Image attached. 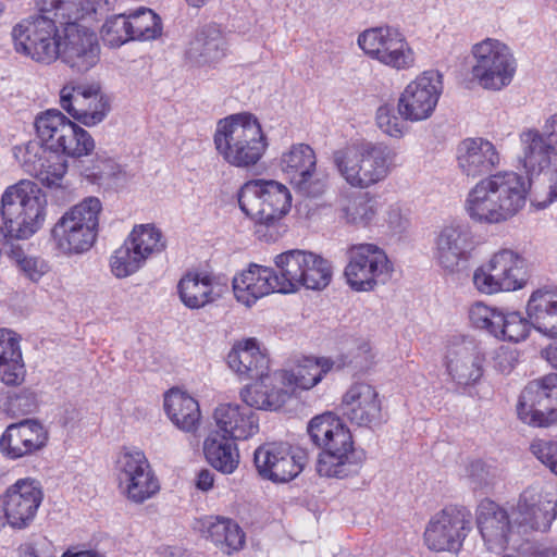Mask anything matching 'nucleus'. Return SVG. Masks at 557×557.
Segmentation results:
<instances>
[{
	"mask_svg": "<svg viewBox=\"0 0 557 557\" xmlns=\"http://www.w3.org/2000/svg\"><path fill=\"white\" fill-rule=\"evenodd\" d=\"M274 264L282 272L287 294L301 287L322 290L332 280L331 262L310 251L295 249L282 252L274 258Z\"/></svg>",
	"mask_w": 557,
	"mask_h": 557,
	"instance_id": "9d476101",
	"label": "nucleus"
},
{
	"mask_svg": "<svg viewBox=\"0 0 557 557\" xmlns=\"http://www.w3.org/2000/svg\"><path fill=\"white\" fill-rule=\"evenodd\" d=\"M115 0H37L39 16L55 22L61 33L99 21L113 10Z\"/></svg>",
	"mask_w": 557,
	"mask_h": 557,
	"instance_id": "a211bd4d",
	"label": "nucleus"
},
{
	"mask_svg": "<svg viewBox=\"0 0 557 557\" xmlns=\"http://www.w3.org/2000/svg\"><path fill=\"white\" fill-rule=\"evenodd\" d=\"M458 169L467 177L476 178L490 174L500 164L496 146L483 137H469L457 146Z\"/></svg>",
	"mask_w": 557,
	"mask_h": 557,
	"instance_id": "c85d7f7f",
	"label": "nucleus"
},
{
	"mask_svg": "<svg viewBox=\"0 0 557 557\" xmlns=\"http://www.w3.org/2000/svg\"><path fill=\"white\" fill-rule=\"evenodd\" d=\"M490 184L498 206L507 220L516 215L525 205L527 184L516 172L504 171L484 178Z\"/></svg>",
	"mask_w": 557,
	"mask_h": 557,
	"instance_id": "2f4dec72",
	"label": "nucleus"
},
{
	"mask_svg": "<svg viewBox=\"0 0 557 557\" xmlns=\"http://www.w3.org/2000/svg\"><path fill=\"white\" fill-rule=\"evenodd\" d=\"M465 209L468 215L476 222L494 224L507 221L490 190V184H486L484 178L469 190Z\"/></svg>",
	"mask_w": 557,
	"mask_h": 557,
	"instance_id": "4c0bfd02",
	"label": "nucleus"
},
{
	"mask_svg": "<svg viewBox=\"0 0 557 557\" xmlns=\"http://www.w3.org/2000/svg\"><path fill=\"white\" fill-rule=\"evenodd\" d=\"M49 440L46 428L37 420L26 419L10 424L0 437V450L9 459H20L44 449Z\"/></svg>",
	"mask_w": 557,
	"mask_h": 557,
	"instance_id": "bb28decb",
	"label": "nucleus"
},
{
	"mask_svg": "<svg viewBox=\"0 0 557 557\" xmlns=\"http://www.w3.org/2000/svg\"><path fill=\"white\" fill-rule=\"evenodd\" d=\"M145 263V260H143L126 240H124L110 257L109 264L112 274L116 278H125L139 271Z\"/></svg>",
	"mask_w": 557,
	"mask_h": 557,
	"instance_id": "3c124183",
	"label": "nucleus"
},
{
	"mask_svg": "<svg viewBox=\"0 0 557 557\" xmlns=\"http://www.w3.org/2000/svg\"><path fill=\"white\" fill-rule=\"evenodd\" d=\"M486 355L473 341H461L449 346L446 369L450 377L462 386L478 384L485 371Z\"/></svg>",
	"mask_w": 557,
	"mask_h": 557,
	"instance_id": "a878e982",
	"label": "nucleus"
},
{
	"mask_svg": "<svg viewBox=\"0 0 557 557\" xmlns=\"http://www.w3.org/2000/svg\"><path fill=\"white\" fill-rule=\"evenodd\" d=\"M47 196L28 180L5 188L1 197V228L9 239H27L41 228L46 220Z\"/></svg>",
	"mask_w": 557,
	"mask_h": 557,
	"instance_id": "20e7f679",
	"label": "nucleus"
},
{
	"mask_svg": "<svg viewBox=\"0 0 557 557\" xmlns=\"http://www.w3.org/2000/svg\"><path fill=\"white\" fill-rule=\"evenodd\" d=\"M341 411L351 424L364 428L379 424L382 403L376 388L366 382L351 384L342 397Z\"/></svg>",
	"mask_w": 557,
	"mask_h": 557,
	"instance_id": "393cba45",
	"label": "nucleus"
},
{
	"mask_svg": "<svg viewBox=\"0 0 557 557\" xmlns=\"http://www.w3.org/2000/svg\"><path fill=\"white\" fill-rule=\"evenodd\" d=\"M203 453L207 461L218 471L231 474L239 465L237 446L220 432H212L205 440Z\"/></svg>",
	"mask_w": 557,
	"mask_h": 557,
	"instance_id": "a19ab883",
	"label": "nucleus"
},
{
	"mask_svg": "<svg viewBox=\"0 0 557 557\" xmlns=\"http://www.w3.org/2000/svg\"><path fill=\"white\" fill-rule=\"evenodd\" d=\"M128 18L133 40H151L161 35V20L152 10L141 8Z\"/></svg>",
	"mask_w": 557,
	"mask_h": 557,
	"instance_id": "8fccbe9b",
	"label": "nucleus"
},
{
	"mask_svg": "<svg viewBox=\"0 0 557 557\" xmlns=\"http://www.w3.org/2000/svg\"><path fill=\"white\" fill-rule=\"evenodd\" d=\"M443 89V74L440 71H423L401 91L397 103L399 115L410 122L428 120L434 113Z\"/></svg>",
	"mask_w": 557,
	"mask_h": 557,
	"instance_id": "f3484780",
	"label": "nucleus"
},
{
	"mask_svg": "<svg viewBox=\"0 0 557 557\" xmlns=\"http://www.w3.org/2000/svg\"><path fill=\"white\" fill-rule=\"evenodd\" d=\"M215 424L222 435L234 441H244L259 432V418L256 412L238 404H221L213 413Z\"/></svg>",
	"mask_w": 557,
	"mask_h": 557,
	"instance_id": "7c9ffc66",
	"label": "nucleus"
},
{
	"mask_svg": "<svg viewBox=\"0 0 557 557\" xmlns=\"http://www.w3.org/2000/svg\"><path fill=\"white\" fill-rule=\"evenodd\" d=\"M527 282L525 260L511 249L494 252L472 275L473 286L482 295L518 290Z\"/></svg>",
	"mask_w": 557,
	"mask_h": 557,
	"instance_id": "1a4fd4ad",
	"label": "nucleus"
},
{
	"mask_svg": "<svg viewBox=\"0 0 557 557\" xmlns=\"http://www.w3.org/2000/svg\"><path fill=\"white\" fill-rule=\"evenodd\" d=\"M554 201H557V173L549 180L547 197L544 200H536V207L544 209Z\"/></svg>",
	"mask_w": 557,
	"mask_h": 557,
	"instance_id": "69168bd1",
	"label": "nucleus"
},
{
	"mask_svg": "<svg viewBox=\"0 0 557 557\" xmlns=\"http://www.w3.org/2000/svg\"><path fill=\"white\" fill-rule=\"evenodd\" d=\"M42 499L39 481L32 478L18 479L0 497V511L7 522H27L35 518Z\"/></svg>",
	"mask_w": 557,
	"mask_h": 557,
	"instance_id": "cd10ccee",
	"label": "nucleus"
},
{
	"mask_svg": "<svg viewBox=\"0 0 557 557\" xmlns=\"http://www.w3.org/2000/svg\"><path fill=\"white\" fill-rule=\"evenodd\" d=\"M224 57V39L220 30L208 26L198 30L188 41L185 59L193 65H211Z\"/></svg>",
	"mask_w": 557,
	"mask_h": 557,
	"instance_id": "f704fd0d",
	"label": "nucleus"
},
{
	"mask_svg": "<svg viewBox=\"0 0 557 557\" xmlns=\"http://www.w3.org/2000/svg\"><path fill=\"white\" fill-rule=\"evenodd\" d=\"M216 154L230 166L250 170L263 159L269 139L256 115L240 112L216 122L213 133Z\"/></svg>",
	"mask_w": 557,
	"mask_h": 557,
	"instance_id": "f03ea898",
	"label": "nucleus"
},
{
	"mask_svg": "<svg viewBox=\"0 0 557 557\" xmlns=\"http://www.w3.org/2000/svg\"><path fill=\"white\" fill-rule=\"evenodd\" d=\"M317 158L313 149L306 144H295L280 157L278 166L296 189L306 196L315 197L323 193L324 184L311 182Z\"/></svg>",
	"mask_w": 557,
	"mask_h": 557,
	"instance_id": "b1692460",
	"label": "nucleus"
},
{
	"mask_svg": "<svg viewBox=\"0 0 557 557\" xmlns=\"http://www.w3.org/2000/svg\"><path fill=\"white\" fill-rule=\"evenodd\" d=\"M380 202L369 193H346L336 200L338 220L347 225L368 227L377 218Z\"/></svg>",
	"mask_w": 557,
	"mask_h": 557,
	"instance_id": "473e14b6",
	"label": "nucleus"
},
{
	"mask_svg": "<svg viewBox=\"0 0 557 557\" xmlns=\"http://www.w3.org/2000/svg\"><path fill=\"white\" fill-rule=\"evenodd\" d=\"M463 530L457 524H429L424 531V542L432 550L456 553L462 545Z\"/></svg>",
	"mask_w": 557,
	"mask_h": 557,
	"instance_id": "a18cd8bd",
	"label": "nucleus"
},
{
	"mask_svg": "<svg viewBox=\"0 0 557 557\" xmlns=\"http://www.w3.org/2000/svg\"><path fill=\"white\" fill-rule=\"evenodd\" d=\"M532 454L557 475V442L537 440L531 445Z\"/></svg>",
	"mask_w": 557,
	"mask_h": 557,
	"instance_id": "13d9d810",
	"label": "nucleus"
},
{
	"mask_svg": "<svg viewBox=\"0 0 557 557\" xmlns=\"http://www.w3.org/2000/svg\"><path fill=\"white\" fill-rule=\"evenodd\" d=\"M181 301L189 309H200L215 299L212 277L208 274L187 273L177 284Z\"/></svg>",
	"mask_w": 557,
	"mask_h": 557,
	"instance_id": "79ce46f5",
	"label": "nucleus"
},
{
	"mask_svg": "<svg viewBox=\"0 0 557 557\" xmlns=\"http://www.w3.org/2000/svg\"><path fill=\"white\" fill-rule=\"evenodd\" d=\"M498 339L519 343L524 341L533 326L529 317L524 318L521 312L505 309Z\"/></svg>",
	"mask_w": 557,
	"mask_h": 557,
	"instance_id": "603ef678",
	"label": "nucleus"
},
{
	"mask_svg": "<svg viewBox=\"0 0 557 557\" xmlns=\"http://www.w3.org/2000/svg\"><path fill=\"white\" fill-rule=\"evenodd\" d=\"M41 166L42 176L37 173L36 177L44 186L49 188L61 187L64 175L67 172V162L61 153H51Z\"/></svg>",
	"mask_w": 557,
	"mask_h": 557,
	"instance_id": "6e6d98bb",
	"label": "nucleus"
},
{
	"mask_svg": "<svg viewBox=\"0 0 557 557\" xmlns=\"http://www.w3.org/2000/svg\"><path fill=\"white\" fill-rule=\"evenodd\" d=\"M527 314L539 332L557 337V290L540 288L527 302Z\"/></svg>",
	"mask_w": 557,
	"mask_h": 557,
	"instance_id": "72a5a7b5",
	"label": "nucleus"
},
{
	"mask_svg": "<svg viewBox=\"0 0 557 557\" xmlns=\"http://www.w3.org/2000/svg\"><path fill=\"white\" fill-rule=\"evenodd\" d=\"M24 375L18 337L10 330L0 329V381L7 385H18Z\"/></svg>",
	"mask_w": 557,
	"mask_h": 557,
	"instance_id": "58836bf2",
	"label": "nucleus"
},
{
	"mask_svg": "<svg viewBox=\"0 0 557 557\" xmlns=\"http://www.w3.org/2000/svg\"><path fill=\"white\" fill-rule=\"evenodd\" d=\"M307 432L311 443L321 449L317 460L320 476L345 479L358 473V456L349 428L335 413L327 411L313 417Z\"/></svg>",
	"mask_w": 557,
	"mask_h": 557,
	"instance_id": "f257e3e1",
	"label": "nucleus"
},
{
	"mask_svg": "<svg viewBox=\"0 0 557 557\" xmlns=\"http://www.w3.org/2000/svg\"><path fill=\"white\" fill-rule=\"evenodd\" d=\"M11 35L15 51L35 62L51 64L59 58L61 32L53 21L37 14L16 24Z\"/></svg>",
	"mask_w": 557,
	"mask_h": 557,
	"instance_id": "4468645a",
	"label": "nucleus"
},
{
	"mask_svg": "<svg viewBox=\"0 0 557 557\" xmlns=\"http://www.w3.org/2000/svg\"><path fill=\"white\" fill-rule=\"evenodd\" d=\"M201 533L227 555L242 549L246 542V532L239 524H207Z\"/></svg>",
	"mask_w": 557,
	"mask_h": 557,
	"instance_id": "49530a36",
	"label": "nucleus"
},
{
	"mask_svg": "<svg viewBox=\"0 0 557 557\" xmlns=\"http://www.w3.org/2000/svg\"><path fill=\"white\" fill-rule=\"evenodd\" d=\"M557 518V500L541 498L531 509L530 519L533 522H553Z\"/></svg>",
	"mask_w": 557,
	"mask_h": 557,
	"instance_id": "052dcab7",
	"label": "nucleus"
},
{
	"mask_svg": "<svg viewBox=\"0 0 557 557\" xmlns=\"http://www.w3.org/2000/svg\"><path fill=\"white\" fill-rule=\"evenodd\" d=\"M357 356H338L335 359L329 357L305 358L292 370H283L278 373L280 382L290 391L310 389L318 385L323 377L332 370H343L352 367L357 370H364L369 367L370 360L366 362L358 360Z\"/></svg>",
	"mask_w": 557,
	"mask_h": 557,
	"instance_id": "aec40b11",
	"label": "nucleus"
},
{
	"mask_svg": "<svg viewBox=\"0 0 557 557\" xmlns=\"http://www.w3.org/2000/svg\"><path fill=\"white\" fill-rule=\"evenodd\" d=\"M506 509L492 499L485 498L476 508V522H509Z\"/></svg>",
	"mask_w": 557,
	"mask_h": 557,
	"instance_id": "bf43d9fd",
	"label": "nucleus"
},
{
	"mask_svg": "<svg viewBox=\"0 0 557 557\" xmlns=\"http://www.w3.org/2000/svg\"><path fill=\"white\" fill-rule=\"evenodd\" d=\"M70 27L61 33L59 58L74 72L86 73L100 59V46L97 35L87 25Z\"/></svg>",
	"mask_w": 557,
	"mask_h": 557,
	"instance_id": "4be33fe9",
	"label": "nucleus"
},
{
	"mask_svg": "<svg viewBox=\"0 0 557 557\" xmlns=\"http://www.w3.org/2000/svg\"><path fill=\"white\" fill-rule=\"evenodd\" d=\"M163 407L173 424L184 431L194 432L200 422L198 401L180 388H171L164 395Z\"/></svg>",
	"mask_w": 557,
	"mask_h": 557,
	"instance_id": "c9c22d12",
	"label": "nucleus"
},
{
	"mask_svg": "<svg viewBox=\"0 0 557 557\" xmlns=\"http://www.w3.org/2000/svg\"><path fill=\"white\" fill-rule=\"evenodd\" d=\"M14 157L23 170L32 176L39 173L42 176L41 166L50 157V151L40 140H29L26 144L14 147Z\"/></svg>",
	"mask_w": 557,
	"mask_h": 557,
	"instance_id": "09e8293b",
	"label": "nucleus"
},
{
	"mask_svg": "<svg viewBox=\"0 0 557 557\" xmlns=\"http://www.w3.org/2000/svg\"><path fill=\"white\" fill-rule=\"evenodd\" d=\"M404 120L401 116H397L394 114L393 110L383 106L377 109L376 112V124L382 132L392 136V137H400L404 134Z\"/></svg>",
	"mask_w": 557,
	"mask_h": 557,
	"instance_id": "4d7b16f0",
	"label": "nucleus"
},
{
	"mask_svg": "<svg viewBox=\"0 0 557 557\" xmlns=\"http://www.w3.org/2000/svg\"><path fill=\"white\" fill-rule=\"evenodd\" d=\"M519 163L529 178L542 174L552 165L553 157L557 156L554 144L545 131L536 127H525L519 134Z\"/></svg>",
	"mask_w": 557,
	"mask_h": 557,
	"instance_id": "c756f323",
	"label": "nucleus"
},
{
	"mask_svg": "<svg viewBox=\"0 0 557 557\" xmlns=\"http://www.w3.org/2000/svg\"><path fill=\"white\" fill-rule=\"evenodd\" d=\"M505 308L488 306L483 301H475L468 310V317L473 327L484 331L498 338Z\"/></svg>",
	"mask_w": 557,
	"mask_h": 557,
	"instance_id": "de8ad7c7",
	"label": "nucleus"
},
{
	"mask_svg": "<svg viewBox=\"0 0 557 557\" xmlns=\"http://www.w3.org/2000/svg\"><path fill=\"white\" fill-rule=\"evenodd\" d=\"M60 104L86 126L101 123L110 111L108 98L96 84H66L60 90Z\"/></svg>",
	"mask_w": 557,
	"mask_h": 557,
	"instance_id": "6ab92c4d",
	"label": "nucleus"
},
{
	"mask_svg": "<svg viewBox=\"0 0 557 557\" xmlns=\"http://www.w3.org/2000/svg\"><path fill=\"white\" fill-rule=\"evenodd\" d=\"M470 517L469 511L457 505H448L436 513L435 520L430 522H467Z\"/></svg>",
	"mask_w": 557,
	"mask_h": 557,
	"instance_id": "680f3d73",
	"label": "nucleus"
},
{
	"mask_svg": "<svg viewBox=\"0 0 557 557\" xmlns=\"http://www.w3.org/2000/svg\"><path fill=\"white\" fill-rule=\"evenodd\" d=\"M357 44L367 57L395 71H409L417 64L414 49L398 28L385 25L366 29Z\"/></svg>",
	"mask_w": 557,
	"mask_h": 557,
	"instance_id": "f8f14e48",
	"label": "nucleus"
},
{
	"mask_svg": "<svg viewBox=\"0 0 557 557\" xmlns=\"http://www.w3.org/2000/svg\"><path fill=\"white\" fill-rule=\"evenodd\" d=\"M347 258L344 276L355 292H372L392 278L393 263L384 249L375 244L352 245L347 250Z\"/></svg>",
	"mask_w": 557,
	"mask_h": 557,
	"instance_id": "9b49d317",
	"label": "nucleus"
},
{
	"mask_svg": "<svg viewBox=\"0 0 557 557\" xmlns=\"http://www.w3.org/2000/svg\"><path fill=\"white\" fill-rule=\"evenodd\" d=\"M284 287L282 272L256 263L233 278L235 298L248 307L271 293L287 294Z\"/></svg>",
	"mask_w": 557,
	"mask_h": 557,
	"instance_id": "5701e85b",
	"label": "nucleus"
},
{
	"mask_svg": "<svg viewBox=\"0 0 557 557\" xmlns=\"http://www.w3.org/2000/svg\"><path fill=\"white\" fill-rule=\"evenodd\" d=\"M394 157L383 144L355 143L334 151L333 163L349 186L366 189L387 177Z\"/></svg>",
	"mask_w": 557,
	"mask_h": 557,
	"instance_id": "39448f33",
	"label": "nucleus"
},
{
	"mask_svg": "<svg viewBox=\"0 0 557 557\" xmlns=\"http://www.w3.org/2000/svg\"><path fill=\"white\" fill-rule=\"evenodd\" d=\"M11 258L20 272L32 282H38L50 271V265L45 259L27 256L21 249H13Z\"/></svg>",
	"mask_w": 557,
	"mask_h": 557,
	"instance_id": "5fc2aeb1",
	"label": "nucleus"
},
{
	"mask_svg": "<svg viewBox=\"0 0 557 557\" xmlns=\"http://www.w3.org/2000/svg\"><path fill=\"white\" fill-rule=\"evenodd\" d=\"M385 222L387 226L395 233L401 232L408 221L404 216L401 209L397 205H392L385 212Z\"/></svg>",
	"mask_w": 557,
	"mask_h": 557,
	"instance_id": "e2e57ef3",
	"label": "nucleus"
},
{
	"mask_svg": "<svg viewBox=\"0 0 557 557\" xmlns=\"http://www.w3.org/2000/svg\"><path fill=\"white\" fill-rule=\"evenodd\" d=\"M35 127L40 141L53 153L81 158L95 149L91 135L57 109L38 115Z\"/></svg>",
	"mask_w": 557,
	"mask_h": 557,
	"instance_id": "6e6552de",
	"label": "nucleus"
},
{
	"mask_svg": "<svg viewBox=\"0 0 557 557\" xmlns=\"http://www.w3.org/2000/svg\"><path fill=\"white\" fill-rule=\"evenodd\" d=\"M101 37L110 47H120L133 40L128 15L116 14L108 18L102 26Z\"/></svg>",
	"mask_w": 557,
	"mask_h": 557,
	"instance_id": "864d4df0",
	"label": "nucleus"
},
{
	"mask_svg": "<svg viewBox=\"0 0 557 557\" xmlns=\"http://www.w3.org/2000/svg\"><path fill=\"white\" fill-rule=\"evenodd\" d=\"M125 240L145 262L165 249L162 232L150 223L135 225Z\"/></svg>",
	"mask_w": 557,
	"mask_h": 557,
	"instance_id": "37998d69",
	"label": "nucleus"
},
{
	"mask_svg": "<svg viewBox=\"0 0 557 557\" xmlns=\"http://www.w3.org/2000/svg\"><path fill=\"white\" fill-rule=\"evenodd\" d=\"M242 211L255 221L257 237L267 243L276 242L283 234V218L292 207L289 189L273 180H251L239 189Z\"/></svg>",
	"mask_w": 557,
	"mask_h": 557,
	"instance_id": "7ed1b4c3",
	"label": "nucleus"
},
{
	"mask_svg": "<svg viewBox=\"0 0 557 557\" xmlns=\"http://www.w3.org/2000/svg\"><path fill=\"white\" fill-rule=\"evenodd\" d=\"M543 131H545L547 137L550 139L552 144H554V149L557 153V112L549 115L543 125Z\"/></svg>",
	"mask_w": 557,
	"mask_h": 557,
	"instance_id": "0e129e2a",
	"label": "nucleus"
},
{
	"mask_svg": "<svg viewBox=\"0 0 557 557\" xmlns=\"http://www.w3.org/2000/svg\"><path fill=\"white\" fill-rule=\"evenodd\" d=\"M488 550L499 553L521 544V531L528 524H478Z\"/></svg>",
	"mask_w": 557,
	"mask_h": 557,
	"instance_id": "c03bdc74",
	"label": "nucleus"
},
{
	"mask_svg": "<svg viewBox=\"0 0 557 557\" xmlns=\"http://www.w3.org/2000/svg\"><path fill=\"white\" fill-rule=\"evenodd\" d=\"M160 557H194V555L182 547H164L160 550Z\"/></svg>",
	"mask_w": 557,
	"mask_h": 557,
	"instance_id": "774afa93",
	"label": "nucleus"
},
{
	"mask_svg": "<svg viewBox=\"0 0 557 557\" xmlns=\"http://www.w3.org/2000/svg\"><path fill=\"white\" fill-rule=\"evenodd\" d=\"M232 370L246 379H258L268 374L269 360L261 352L255 338L236 344L227 355Z\"/></svg>",
	"mask_w": 557,
	"mask_h": 557,
	"instance_id": "e433bc0d",
	"label": "nucleus"
},
{
	"mask_svg": "<svg viewBox=\"0 0 557 557\" xmlns=\"http://www.w3.org/2000/svg\"><path fill=\"white\" fill-rule=\"evenodd\" d=\"M213 473L210 470H201L197 475L196 486L201 491H208L213 486Z\"/></svg>",
	"mask_w": 557,
	"mask_h": 557,
	"instance_id": "338daca9",
	"label": "nucleus"
},
{
	"mask_svg": "<svg viewBox=\"0 0 557 557\" xmlns=\"http://www.w3.org/2000/svg\"><path fill=\"white\" fill-rule=\"evenodd\" d=\"M471 75L483 89L499 91L509 86L518 63L512 49L504 41L487 37L471 47Z\"/></svg>",
	"mask_w": 557,
	"mask_h": 557,
	"instance_id": "0eeeda50",
	"label": "nucleus"
},
{
	"mask_svg": "<svg viewBox=\"0 0 557 557\" xmlns=\"http://www.w3.org/2000/svg\"><path fill=\"white\" fill-rule=\"evenodd\" d=\"M308 461L307 453L286 442L264 443L253 454L259 475L275 483L289 482L298 476Z\"/></svg>",
	"mask_w": 557,
	"mask_h": 557,
	"instance_id": "dca6fc26",
	"label": "nucleus"
},
{
	"mask_svg": "<svg viewBox=\"0 0 557 557\" xmlns=\"http://www.w3.org/2000/svg\"><path fill=\"white\" fill-rule=\"evenodd\" d=\"M519 419L534 428L557 424V373L530 382L517 405Z\"/></svg>",
	"mask_w": 557,
	"mask_h": 557,
	"instance_id": "2eb2a0df",
	"label": "nucleus"
},
{
	"mask_svg": "<svg viewBox=\"0 0 557 557\" xmlns=\"http://www.w3.org/2000/svg\"><path fill=\"white\" fill-rule=\"evenodd\" d=\"M101 210L97 197H87L69 209L52 228L55 248L65 256L88 251L98 236Z\"/></svg>",
	"mask_w": 557,
	"mask_h": 557,
	"instance_id": "423d86ee",
	"label": "nucleus"
},
{
	"mask_svg": "<svg viewBox=\"0 0 557 557\" xmlns=\"http://www.w3.org/2000/svg\"><path fill=\"white\" fill-rule=\"evenodd\" d=\"M114 471L121 495L131 503L143 504L160 491L159 479L139 449H122L116 456Z\"/></svg>",
	"mask_w": 557,
	"mask_h": 557,
	"instance_id": "ddd939ff",
	"label": "nucleus"
},
{
	"mask_svg": "<svg viewBox=\"0 0 557 557\" xmlns=\"http://www.w3.org/2000/svg\"><path fill=\"white\" fill-rule=\"evenodd\" d=\"M258 380L242 389L240 397L245 403L244 406L260 410H277L283 407L290 396L288 391L276 388L268 374Z\"/></svg>",
	"mask_w": 557,
	"mask_h": 557,
	"instance_id": "ea45409f",
	"label": "nucleus"
},
{
	"mask_svg": "<svg viewBox=\"0 0 557 557\" xmlns=\"http://www.w3.org/2000/svg\"><path fill=\"white\" fill-rule=\"evenodd\" d=\"M476 243L473 233L466 225L444 226L434 240V260L447 273L459 272L471 259Z\"/></svg>",
	"mask_w": 557,
	"mask_h": 557,
	"instance_id": "412c9836",
	"label": "nucleus"
}]
</instances>
